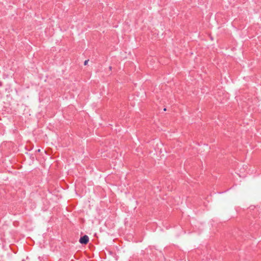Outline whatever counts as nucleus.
<instances>
[{"mask_svg":"<svg viewBox=\"0 0 261 261\" xmlns=\"http://www.w3.org/2000/svg\"><path fill=\"white\" fill-rule=\"evenodd\" d=\"M89 240L88 236L87 235H84V236L81 237L79 242L82 244L86 245L89 242Z\"/></svg>","mask_w":261,"mask_h":261,"instance_id":"f257e3e1","label":"nucleus"},{"mask_svg":"<svg viewBox=\"0 0 261 261\" xmlns=\"http://www.w3.org/2000/svg\"><path fill=\"white\" fill-rule=\"evenodd\" d=\"M88 61H89L88 60H85V62H84V65H87Z\"/></svg>","mask_w":261,"mask_h":261,"instance_id":"f03ea898","label":"nucleus"},{"mask_svg":"<svg viewBox=\"0 0 261 261\" xmlns=\"http://www.w3.org/2000/svg\"><path fill=\"white\" fill-rule=\"evenodd\" d=\"M109 69H110V70H111V69H112V67H111V66H110V67H109Z\"/></svg>","mask_w":261,"mask_h":261,"instance_id":"7ed1b4c3","label":"nucleus"},{"mask_svg":"<svg viewBox=\"0 0 261 261\" xmlns=\"http://www.w3.org/2000/svg\"><path fill=\"white\" fill-rule=\"evenodd\" d=\"M37 151H38V152H40V149H39Z\"/></svg>","mask_w":261,"mask_h":261,"instance_id":"20e7f679","label":"nucleus"},{"mask_svg":"<svg viewBox=\"0 0 261 261\" xmlns=\"http://www.w3.org/2000/svg\"><path fill=\"white\" fill-rule=\"evenodd\" d=\"M164 111H166V108H165V109H164Z\"/></svg>","mask_w":261,"mask_h":261,"instance_id":"39448f33","label":"nucleus"}]
</instances>
